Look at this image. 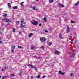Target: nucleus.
Returning <instances> with one entry per match:
<instances>
[{
  "label": "nucleus",
  "instance_id": "f257e3e1",
  "mask_svg": "<svg viewBox=\"0 0 79 79\" xmlns=\"http://www.w3.org/2000/svg\"><path fill=\"white\" fill-rule=\"evenodd\" d=\"M25 23L23 21H21V28H24L25 27Z\"/></svg>",
  "mask_w": 79,
  "mask_h": 79
},
{
  "label": "nucleus",
  "instance_id": "f03ea898",
  "mask_svg": "<svg viewBox=\"0 0 79 79\" xmlns=\"http://www.w3.org/2000/svg\"><path fill=\"white\" fill-rule=\"evenodd\" d=\"M40 40L41 42H46V40L45 37H42L40 38Z\"/></svg>",
  "mask_w": 79,
  "mask_h": 79
},
{
  "label": "nucleus",
  "instance_id": "7ed1b4c3",
  "mask_svg": "<svg viewBox=\"0 0 79 79\" xmlns=\"http://www.w3.org/2000/svg\"><path fill=\"white\" fill-rule=\"evenodd\" d=\"M2 21H4V22H8V21L11 22V20H10V21L9 20V19H7V18H5V19H2Z\"/></svg>",
  "mask_w": 79,
  "mask_h": 79
},
{
  "label": "nucleus",
  "instance_id": "20e7f679",
  "mask_svg": "<svg viewBox=\"0 0 79 79\" xmlns=\"http://www.w3.org/2000/svg\"><path fill=\"white\" fill-rule=\"evenodd\" d=\"M27 66H29V67L31 66V68H33V69H35V70H37V69H36V68L31 64H28L27 65Z\"/></svg>",
  "mask_w": 79,
  "mask_h": 79
},
{
  "label": "nucleus",
  "instance_id": "39448f33",
  "mask_svg": "<svg viewBox=\"0 0 79 79\" xmlns=\"http://www.w3.org/2000/svg\"><path fill=\"white\" fill-rule=\"evenodd\" d=\"M38 23V21H35L31 22V24H34V25H36V24H37Z\"/></svg>",
  "mask_w": 79,
  "mask_h": 79
},
{
  "label": "nucleus",
  "instance_id": "423d86ee",
  "mask_svg": "<svg viewBox=\"0 0 79 79\" xmlns=\"http://www.w3.org/2000/svg\"><path fill=\"white\" fill-rule=\"evenodd\" d=\"M15 48V46H11V52L12 53H14L15 51H14V49Z\"/></svg>",
  "mask_w": 79,
  "mask_h": 79
},
{
  "label": "nucleus",
  "instance_id": "0eeeda50",
  "mask_svg": "<svg viewBox=\"0 0 79 79\" xmlns=\"http://www.w3.org/2000/svg\"><path fill=\"white\" fill-rule=\"evenodd\" d=\"M67 33H69V32L70 31L69 27V26L67 25Z\"/></svg>",
  "mask_w": 79,
  "mask_h": 79
},
{
  "label": "nucleus",
  "instance_id": "6e6552de",
  "mask_svg": "<svg viewBox=\"0 0 79 79\" xmlns=\"http://www.w3.org/2000/svg\"><path fill=\"white\" fill-rule=\"evenodd\" d=\"M24 3V2H23L20 3V5H21V8H23L24 5L23 4V3Z\"/></svg>",
  "mask_w": 79,
  "mask_h": 79
},
{
  "label": "nucleus",
  "instance_id": "1a4fd4ad",
  "mask_svg": "<svg viewBox=\"0 0 79 79\" xmlns=\"http://www.w3.org/2000/svg\"><path fill=\"white\" fill-rule=\"evenodd\" d=\"M30 7L31 8H32V9L34 10H37V9L36 7H32V6H31Z\"/></svg>",
  "mask_w": 79,
  "mask_h": 79
},
{
  "label": "nucleus",
  "instance_id": "9d476101",
  "mask_svg": "<svg viewBox=\"0 0 79 79\" xmlns=\"http://www.w3.org/2000/svg\"><path fill=\"white\" fill-rule=\"evenodd\" d=\"M59 6L60 7H64V6L63 4H59Z\"/></svg>",
  "mask_w": 79,
  "mask_h": 79
},
{
  "label": "nucleus",
  "instance_id": "9b49d317",
  "mask_svg": "<svg viewBox=\"0 0 79 79\" xmlns=\"http://www.w3.org/2000/svg\"><path fill=\"white\" fill-rule=\"evenodd\" d=\"M32 35H33V33H30L28 35V37H29L31 38L32 36Z\"/></svg>",
  "mask_w": 79,
  "mask_h": 79
},
{
  "label": "nucleus",
  "instance_id": "f8f14e48",
  "mask_svg": "<svg viewBox=\"0 0 79 79\" xmlns=\"http://www.w3.org/2000/svg\"><path fill=\"white\" fill-rule=\"evenodd\" d=\"M59 73L60 74H61L62 75H64V73H62V72H61V70H60L59 71Z\"/></svg>",
  "mask_w": 79,
  "mask_h": 79
},
{
  "label": "nucleus",
  "instance_id": "ddd939ff",
  "mask_svg": "<svg viewBox=\"0 0 79 79\" xmlns=\"http://www.w3.org/2000/svg\"><path fill=\"white\" fill-rule=\"evenodd\" d=\"M59 37L60 39H63V36L62 35L60 34L59 35Z\"/></svg>",
  "mask_w": 79,
  "mask_h": 79
},
{
  "label": "nucleus",
  "instance_id": "4468645a",
  "mask_svg": "<svg viewBox=\"0 0 79 79\" xmlns=\"http://www.w3.org/2000/svg\"><path fill=\"white\" fill-rule=\"evenodd\" d=\"M55 54H56V55H58V54L59 53V52H58V51L55 50Z\"/></svg>",
  "mask_w": 79,
  "mask_h": 79
},
{
  "label": "nucleus",
  "instance_id": "2eb2a0df",
  "mask_svg": "<svg viewBox=\"0 0 79 79\" xmlns=\"http://www.w3.org/2000/svg\"><path fill=\"white\" fill-rule=\"evenodd\" d=\"M43 20H44V22H45V23H46V22H47V18L44 17L43 19Z\"/></svg>",
  "mask_w": 79,
  "mask_h": 79
},
{
  "label": "nucleus",
  "instance_id": "dca6fc26",
  "mask_svg": "<svg viewBox=\"0 0 79 79\" xmlns=\"http://www.w3.org/2000/svg\"><path fill=\"white\" fill-rule=\"evenodd\" d=\"M8 5L10 9L11 8V4L10 3H8Z\"/></svg>",
  "mask_w": 79,
  "mask_h": 79
},
{
  "label": "nucleus",
  "instance_id": "f3484780",
  "mask_svg": "<svg viewBox=\"0 0 79 79\" xmlns=\"http://www.w3.org/2000/svg\"><path fill=\"white\" fill-rule=\"evenodd\" d=\"M36 78H37V79H39V78H40V75H39L38 76H37Z\"/></svg>",
  "mask_w": 79,
  "mask_h": 79
},
{
  "label": "nucleus",
  "instance_id": "a211bd4d",
  "mask_svg": "<svg viewBox=\"0 0 79 79\" xmlns=\"http://www.w3.org/2000/svg\"><path fill=\"white\" fill-rule=\"evenodd\" d=\"M49 2L50 3H51L52 2H53V0H49Z\"/></svg>",
  "mask_w": 79,
  "mask_h": 79
},
{
  "label": "nucleus",
  "instance_id": "6ab92c4d",
  "mask_svg": "<svg viewBox=\"0 0 79 79\" xmlns=\"http://www.w3.org/2000/svg\"><path fill=\"white\" fill-rule=\"evenodd\" d=\"M13 9H18V7L17 6H15L13 7Z\"/></svg>",
  "mask_w": 79,
  "mask_h": 79
},
{
  "label": "nucleus",
  "instance_id": "aec40b11",
  "mask_svg": "<svg viewBox=\"0 0 79 79\" xmlns=\"http://www.w3.org/2000/svg\"><path fill=\"white\" fill-rule=\"evenodd\" d=\"M19 75L20 76H21L22 75V72H21V71H20L19 72Z\"/></svg>",
  "mask_w": 79,
  "mask_h": 79
},
{
  "label": "nucleus",
  "instance_id": "412c9836",
  "mask_svg": "<svg viewBox=\"0 0 79 79\" xmlns=\"http://www.w3.org/2000/svg\"><path fill=\"white\" fill-rule=\"evenodd\" d=\"M79 1L75 4V6H77L79 5Z\"/></svg>",
  "mask_w": 79,
  "mask_h": 79
},
{
  "label": "nucleus",
  "instance_id": "4be33fe9",
  "mask_svg": "<svg viewBox=\"0 0 79 79\" xmlns=\"http://www.w3.org/2000/svg\"><path fill=\"white\" fill-rule=\"evenodd\" d=\"M18 48H22V49H23V48L19 45H18Z\"/></svg>",
  "mask_w": 79,
  "mask_h": 79
},
{
  "label": "nucleus",
  "instance_id": "5701e85b",
  "mask_svg": "<svg viewBox=\"0 0 79 79\" xmlns=\"http://www.w3.org/2000/svg\"><path fill=\"white\" fill-rule=\"evenodd\" d=\"M48 44L49 46H50L52 44V42H49L48 43Z\"/></svg>",
  "mask_w": 79,
  "mask_h": 79
},
{
  "label": "nucleus",
  "instance_id": "b1692460",
  "mask_svg": "<svg viewBox=\"0 0 79 79\" xmlns=\"http://www.w3.org/2000/svg\"><path fill=\"white\" fill-rule=\"evenodd\" d=\"M13 32H15V28H13Z\"/></svg>",
  "mask_w": 79,
  "mask_h": 79
},
{
  "label": "nucleus",
  "instance_id": "393cba45",
  "mask_svg": "<svg viewBox=\"0 0 79 79\" xmlns=\"http://www.w3.org/2000/svg\"><path fill=\"white\" fill-rule=\"evenodd\" d=\"M35 47H34V46H33L31 47V50H33V49H34V48Z\"/></svg>",
  "mask_w": 79,
  "mask_h": 79
},
{
  "label": "nucleus",
  "instance_id": "a878e982",
  "mask_svg": "<svg viewBox=\"0 0 79 79\" xmlns=\"http://www.w3.org/2000/svg\"><path fill=\"white\" fill-rule=\"evenodd\" d=\"M3 16L4 17H6V16H7V14H5L4 15H3Z\"/></svg>",
  "mask_w": 79,
  "mask_h": 79
},
{
  "label": "nucleus",
  "instance_id": "bb28decb",
  "mask_svg": "<svg viewBox=\"0 0 79 79\" xmlns=\"http://www.w3.org/2000/svg\"><path fill=\"white\" fill-rule=\"evenodd\" d=\"M11 76H13V77H14V76H15V75L14 73H12V74H11Z\"/></svg>",
  "mask_w": 79,
  "mask_h": 79
},
{
  "label": "nucleus",
  "instance_id": "cd10ccee",
  "mask_svg": "<svg viewBox=\"0 0 79 79\" xmlns=\"http://www.w3.org/2000/svg\"><path fill=\"white\" fill-rule=\"evenodd\" d=\"M41 48H42V50H44V47L43 46H42L41 47Z\"/></svg>",
  "mask_w": 79,
  "mask_h": 79
},
{
  "label": "nucleus",
  "instance_id": "c85d7f7f",
  "mask_svg": "<svg viewBox=\"0 0 79 79\" xmlns=\"http://www.w3.org/2000/svg\"><path fill=\"white\" fill-rule=\"evenodd\" d=\"M74 21L73 20H71V23H75Z\"/></svg>",
  "mask_w": 79,
  "mask_h": 79
},
{
  "label": "nucleus",
  "instance_id": "c756f323",
  "mask_svg": "<svg viewBox=\"0 0 79 79\" xmlns=\"http://www.w3.org/2000/svg\"><path fill=\"white\" fill-rule=\"evenodd\" d=\"M6 69H7V67H4V70H6Z\"/></svg>",
  "mask_w": 79,
  "mask_h": 79
},
{
  "label": "nucleus",
  "instance_id": "7c9ffc66",
  "mask_svg": "<svg viewBox=\"0 0 79 79\" xmlns=\"http://www.w3.org/2000/svg\"><path fill=\"white\" fill-rule=\"evenodd\" d=\"M35 58H38L39 59V58H40V57H37L36 56L35 57Z\"/></svg>",
  "mask_w": 79,
  "mask_h": 79
},
{
  "label": "nucleus",
  "instance_id": "2f4dec72",
  "mask_svg": "<svg viewBox=\"0 0 79 79\" xmlns=\"http://www.w3.org/2000/svg\"><path fill=\"white\" fill-rule=\"evenodd\" d=\"M45 32H47V33L48 32V31L47 30H45Z\"/></svg>",
  "mask_w": 79,
  "mask_h": 79
},
{
  "label": "nucleus",
  "instance_id": "473e14b6",
  "mask_svg": "<svg viewBox=\"0 0 79 79\" xmlns=\"http://www.w3.org/2000/svg\"><path fill=\"white\" fill-rule=\"evenodd\" d=\"M19 21H17L16 22V23L17 24H19Z\"/></svg>",
  "mask_w": 79,
  "mask_h": 79
},
{
  "label": "nucleus",
  "instance_id": "72a5a7b5",
  "mask_svg": "<svg viewBox=\"0 0 79 79\" xmlns=\"http://www.w3.org/2000/svg\"><path fill=\"white\" fill-rule=\"evenodd\" d=\"M73 74L72 73H71L70 74V76L71 77L73 76Z\"/></svg>",
  "mask_w": 79,
  "mask_h": 79
},
{
  "label": "nucleus",
  "instance_id": "f704fd0d",
  "mask_svg": "<svg viewBox=\"0 0 79 79\" xmlns=\"http://www.w3.org/2000/svg\"><path fill=\"white\" fill-rule=\"evenodd\" d=\"M45 77H46L45 76H44L43 77V79H44V78H45Z\"/></svg>",
  "mask_w": 79,
  "mask_h": 79
},
{
  "label": "nucleus",
  "instance_id": "c9c22d12",
  "mask_svg": "<svg viewBox=\"0 0 79 79\" xmlns=\"http://www.w3.org/2000/svg\"><path fill=\"white\" fill-rule=\"evenodd\" d=\"M31 79H33V76H31Z\"/></svg>",
  "mask_w": 79,
  "mask_h": 79
},
{
  "label": "nucleus",
  "instance_id": "e433bc0d",
  "mask_svg": "<svg viewBox=\"0 0 79 79\" xmlns=\"http://www.w3.org/2000/svg\"><path fill=\"white\" fill-rule=\"evenodd\" d=\"M39 26H42V24L41 23L39 25Z\"/></svg>",
  "mask_w": 79,
  "mask_h": 79
},
{
  "label": "nucleus",
  "instance_id": "4c0bfd02",
  "mask_svg": "<svg viewBox=\"0 0 79 79\" xmlns=\"http://www.w3.org/2000/svg\"><path fill=\"white\" fill-rule=\"evenodd\" d=\"M2 41L1 40H0V43H2Z\"/></svg>",
  "mask_w": 79,
  "mask_h": 79
},
{
  "label": "nucleus",
  "instance_id": "58836bf2",
  "mask_svg": "<svg viewBox=\"0 0 79 79\" xmlns=\"http://www.w3.org/2000/svg\"><path fill=\"white\" fill-rule=\"evenodd\" d=\"M2 77H4L3 78V79H4V78H5L6 77H4V76H2Z\"/></svg>",
  "mask_w": 79,
  "mask_h": 79
},
{
  "label": "nucleus",
  "instance_id": "ea45409f",
  "mask_svg": "<svg viewBox=\"0 0 79 79\" xmlns=\"http://www.w3.org/2000/svg\"><path fill=\"white\" fill-rule=\"evenodd\" d=\"M4 70H5V69H2V71H4Z\"/></svg>",
  "mask_w": 79,
  "mask_h": 79
},
{
  "label": "nucleus",
  "instance_id": "a19ab883",
  "mask_svg": "<svg viewBox=\"0 0 79 79\" xmlns=\"http://www.w3.org/2000/svg\"><path fill=\"white\" fill-rule=\"evenodd\" d=\"M70 38H71L72 37V36H69Z\"/></svg>",
  "mask_w": 79,
  "mask_h": 79
},
{
  "label": "nucleus",
  "instance_id": "79ce46f5",
  "mask_svg": "<svg viewBox=\"0 0 79 79\" xmlns=\"http://www.w3.org/2000/svg\"><path fill=\"white\" fill-rule=\"evenodd\" d=\"M8 25H10V24L9 23L7 24V26H8Z\"/></svg>",
  "mask_w": 79,
  "mask_h": 79
},
{
  "label": "nucleus",
  "instance_id": "37998d69",
  "mask_svg": "<svg viewBox=\"0 0 79 79\" xmlns=\"http://www.w3.org/2000/svg\"><path fill=\"white\" fill-rule=\"evenodd\" d=\"M2 32H0V34H2Z\"/></svg>",
  "mask_w": 79,
  "mask_h": 79
},
{
  "label": "nucleus",
  "instance_id": "c03bdc74",
  "mask_svg": "<svg viewBox=\"0 0 79 79\" xmlns=\"http://www.w3.org/2000/svg\"><path fill=\"white\" fill-rule=\"evenodd\" d=\"M21 32H19V34H21Z\"/></svg>",
  "mask_w": 79,
  "mask_h": 79
},
{
  "label": "nucleus",
  "instance_id": "a18cd8bd",
  "mask_svg": "<svg viewBox=\"0 0 79 79\" xmlns=\"http://www.w3.org/2000/svg\"><path fill=\"white\" fill-rule=\"evenodd\" d=\"M71 41H72V42H73V40H71Z\"/></svg>",
  "mask_w": 79,
  "mask_h": 79
},
{
  "label": "nucleus",
  "instance_id": "49530a36",
  "mask_svg": "<svg viewBox=\"0 0 79 79\" xmlns=\"http://www.w3.org/2000/svg\"><path fill=\"white\" fill-rule=\"evenodd\" d=\"M39 0H36V1H37L38 2V1H39Z\"/></svg>",
  "mask_w": 79,
  "mask_h": 79
},
{
  "label": "nucleus",
  "instance_id": "de8ad7c7",
  "mask_svg": "<svg viewBox=\"0 0 79 79\" xmlns=\"http://www.w3.org/2000/svg\"><path fill=\"white\" fill-rule=\"evenodd\" d=\"M1 77H2L1 76H0V78H1Z\"/></svg>",
  "mask_w": 79,
  "mask_h": 79
},
{
  "label": "nucleus",
  "instance_id": "09e8293b",
  "mask_svg": "<svg viewBox=\"0 0 79 79\" xmlns=\"http://www.w3.org/2000/svg\"><path fill=\"white\" fill-rule=\"evenodd\" d=\"M3 78H4V77H2V79H4Z\"/></svg>",
  "mask_w": 79,
  "mask_h": 79
},
{
  "label": "nucleus",
  "instance_id": "8fccbe9b",
  "mask_svg": "<svg viewBox=\"0 0 79 79\" xmlns=\"http://www.w3.org/2000/svg\"><path fill=\"white\" fill-rule=\"evenodd\" d=\"M78 57H79V55H78Z\"/></svg>",
  "mask_w": 79,
  "mask_h": 79
},
{
  "label": "nucleus",
  "instance_id": "3c124183",
  "mask_svg": "<svg viewBox=\"0 0 79 79\" xmlns=\"http://www.w3.org/2000/svg\"><path fill=\"white\" fill-rule=\"evenodd\" d=\"M0 29H1V27H0Z\"/></svg>",
  "mask_w": 79,
  "mask_h": 79
},
{
  "label": "nucleus",
  "instance_id": "603ef678",
  "mask_svg": "<svg viewBox=\"0 0 79 79\" xmlns=\"http://www.w3.org/2000/svg\"><path fill=\"white\" fill-rule=\"evenodd\" d=\"M71 52H70V54H71Z\"/></svg>",
  "mask_w": 79,
  "mask_h": 79
},
{
  "label": "nucleus",
  "instance_id": "864d4df0",
  "mask_svg": "<svg viewBox=\"0 0 79 79\" xmlns=\"http://www.w3.org/2000/svg\"><path fill=\"white\" fill-rule=\"evenodd\" d=\"M65 15H66V14H65Z\"/></svg>",
  "mask_w": 79,
  "mask_h": 79
},
{
  "label": "nucleus",
  "instance_id": "5fc2aeb1",
  "mask_svg": "<svg viewBox=\"0 0 79 79\" xmlns=\"http://www.w3.org/2000/svg\"><path fill=\"white\" fill-rule=\"evenodd\" d=\"M25 67H26V65H25Z\"/></svg>",
  "mask_w": 79,
  "mask_h": 79
},
{
  "label": "nucleus",
  "instance_id": "6e6d98bb",
  "mask_svg": "<svg viewBox=\"0 0 79 79\" xmlns=\"http://www.w3.org/2000/svg\"><path fill=\"white\" fill-rule=\"evenodd\" d=\"M73 39H75L74 38H73Z\"/></svg>",
  "mask_w": 79,
  "mask_h": 79
},
{
  "label": "nucleus",
  "instance_id": "4d7b16f0",
  "mask_svg": "<svg viewBox=\"0 0 79 79\" xmlns=\"http://www.w3.org/2000/svg\"><path fill=\"white\" fill-rule=\"evenodd\" d=\"M71 56H72V55H71Z\"/></svg>",
  "mask_w": 79,
  "mask_h": 79
}]
</instances>
